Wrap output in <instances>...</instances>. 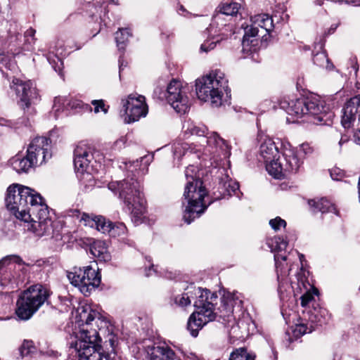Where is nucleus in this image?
Listing matches in <instances>:
<instances>
[{
    "instance_id": "14",
    "label": "nucleus",
    "mask_w": 360,
    "mask_h": 360,
    "mask_svg": "<svg viewBox=\"0 0 360 360\" xmlns=\"http://www.w3.org/2000/svg\"><path fill=\"white\" fill-rule=\"evenodd\" d=\"M122 104L123 110H121V116L125 123L129 124L138 121L148 113L146 98L142 95L129 94L126 99L122 100Z\"/></svg>"
},
{
    "instance_id": "43",
    "label": "nucleus",
    "mask_w": 360,
    "mask_h": 360,
    "mask_svg": "<svg viewBox=\"0 0 360 360\" xmlns=\"http://www.w3.org/2000/svg\"><path fill=\"white\" fill-rule=\"evenodd\" d=\"M36 33V30L32 27L29 28L26 30L24 34L25 37V44L27 46V49H31L36 41V38L34 37Z\"/></svg>"
},
{
    "instance_id": "62",
    "label": "nucleus",
    "mask_w": 360,
    "mask_h": 360,
    "mask_svg": "<svg viewBox=\"0 0 360 360\" xmlns=\"http://www.w3.org/2000/svg\"><path fill=\"white\" fill-rule=\"evenodd\" d=\"M354 70H355V72H357V70H358V68H356V67L354 66Z\"/></svg>"
},
{
    "instance_id": "42",
    "label": "nucleus",
    "mask_w": 360,
    "mask_h": 360,
    "mask_svg": "<svg viewBox=\"0 0 360 360\" xmlns=\"http://www.w3.org/2000/svg\"><path fill=\"white\" fill-rule=\"evenodd\" d=\"M193 293L187 292L181 295H179L174 298V303L181 307L191 304V299L193 297Z\"/></svg>"
},
{
    "instance_id": "23",
    "label": "nucleus",
    "mask_w": 360,
    "mask_h": 360,
    "mask_svg": "<svg viewBox=\"0 0 360 360\" xmlns=\"http://www.w3.org/2000/svg\"><path fill=\"white\" fill-rule=\"evenodd\" d=\"M150 360H181L167 345H154L148 350Z\"/></svg>"
},
{
    "instance_id": "58",
    "label": "nucleus",
    "mask_w": 360,
    "mask_h": 360,
    "mask_svg": "<svg viewBox=\"0 0 360 360\" xmlns=\"http://www.w3.org/2000/svg\"><path fill=\"white\" fill-rule=\"evenodd\" d=\"M337 27H338V25H333L330 27V28L329 29V31H328L329 34L333 33L335 32V30H336Z\"/></svg>"
},
{
    "instance_id": "34",
    "label": "nucleus",
    "mask_w": 360,
    "mask_h": 360,
    "mask_svg": "<svg viewBox=\"0 0 360 360\" xmlns=\"http://www.w3.org/2000/svg\"><path fill=\"white\" fill-rule=\"evenodd\" d=\"M172 152L174 159L179 161L183 156L191 153V149L188 143L178 141L174 143V144L172 145Z\"/></svg>"
},
{
    "instance_id": "55",
    "label": "nucleus",
    "mask_w": 360,
    "mask_h": 360,
    "mask_svg": "<svg viewBox=\"0 0 360 360\" xmlns=\"http://www.w3.org/2000/svg\"><path fill=\"white\" fill-rule=\"evenodd\" d=\"M68 214L70 217H76L79 220L82 214L79 212V210L75 209L70 210L68 212Z\"/></svg>"
},
{
    "instance_id": "16",
    "label": "nucleus",
    "mask_w": 360,
    "mask_h": 360,
    "mask_svg": "<svg viewBox=\"0 0 360 360\" xmlns=\"http://www.w3.org/2000/svg\"><path fill=\"white\" fill-rule=\"evenodd\" d=\"M11 89L15 91L19 98L20 106L25 110L31 108L39 101V94L34 83L31 81H22L13 78L10 85Z\"/></svg>"
},
{
    "instance_id": "3",
    "label": "nucleus",
    "mask_w": 360,
    "mask_h": 360,
    "mask_svg": "<svg viewBox=\"0 0 360 360\" xmlns=\"http://www.w3.org/2000/svg\"><path fill=\"white\" fill-rule=\"evenodd\" d=\"M186 184L184 192L183 205L185 206L183 218L187 224H191L195 218L205 212L208 205L205 197L207 195L202 181L197 176L196 167L189 165L185 171Z\"/></svg>"
},
{
    "instance_id": "39",
    "label": "nucleus",
    "mask_w": 360,
    "mask_h": 360,
    "mask_svg": "<svg viewBox=\"0 0 360 360\" xmlns=\"http://www.w3.org/2000/svg\"><path fill=\"white\" fill-rule=\"evenodd\" d=\"M69 101L65 97L58 96L56 97L53 101V110L55 112L56 117L60 112L63 111L69 105Z\"/></svg>"
},
{
    "instance_id": "26",
    "label": "nucleus",
    "mask_w": 360,
    "mask_h": 360,
    "mask_svg": "<svg viewBox=\"0 0 360 360\" xmlns=\"http://www.w3.org/2000/svg\"><path fill=\"white\" fill-rule=\"evenodd\" d=\"M25 266H27L28 265L25 264L22 259L15 255L6 256L0 260V271L4 267H7L9 270H11L13 268L16 269L18 266V270H20L24 274L27 272Z\"/></svg>"
},
{
    "instance_id": "53",
    "label": "nucleus",
    "mask_w": 360,
    "mask_h": 360,
    "mask_svg": "<svg viewBox=\"0 0 360 360\" xmlns=\"http://www.w3.org/2000/svg\"><path fill=\"white\" fill-rule=\"evenodd\" d=\"M185 356L188 360H205L201 355H198L194 352H188Z\"/></svg>"
},
{
    "instance_id": "6",
    "label": "nucleus",
    "mask_w": 360,
    "mask_h": 360,
    "mask_svg": "<svg viewBox=\"0 0 360 360\" xmlns=\"http://www.w3.org/2000/svg\"><path fill=\"white\" fill-rule=\"evenodd\" d=\"M108 188L119 194L120 198L131 212L132 221L136 224L141 223L146 212V200L139 182L134 178L112 181L108 184Z\"/></svg>"
},
{
    "instance_id": "9",
    "label": "nucleus",
    "mask_w": 360,
    "mask_h": 360,
    "mask_svg": "<svg viewBox=\"0 0 360 360\" xmlns=\"http://www.w3.org/2000/svg\"><path fill=\"white\" fill-rule=\"evenodd\" d=\"M183 129L186 134L202 137L203 142L207 144L205 152L212 155V159L216 162L215 167L219 165L218 160L229 157L230 148L225 140L216 132H208L204 124L188 120L184 124Z\"/></svg>"
},
{
    "instance_id": "38",
    "label": "nucleus",
    "mask_w": 360,
    "mask_h": 360,
    "mask_svg": "<svg viewBox=\"0 0 360 360\" xmlns=\"http://www.w3.org/2000/svg\"><path fill=\"white\" fill-rule=\"evenodd\" d=\"M314 63L319 67L326 69H330L333 65L330 63L326 52H319L316 53L313 58Z\"/></svg>"
},
{
    "instance_id": "20",
    "label": "nucleus",
    "mask_w": 360,
    "mask_h": 360,
    "mask_svg": "<svg viewBox=\"0 0 360 360\" xmlns=\"http://www.w3.org/2000/svg\"><path fill=\"white\" fill-rule=\"evenodd\" d=\"M283 168L288 173H296L303 163L297 150L291 146H285L283 151Z\"/></svg>"
},
{
    "instance_id": "35",
    "label": "nucleus",
    "mask_w": 360,
    "mask_h": 360,
    "mask_svg": "<svg viewBox=\"0 0 360 360\" xmlns=\"http://www.w3.org/2000/svg\"><path fill=\"white\" fill-rule=\"evenodd\" d=\"M131 36V34L128 29H119V30L115 33V41L119 50L124 49L126 42L128 41L129 37Z\"/></svg>"
},
{
    "instance_id": "12",
    "label": "nucleus",
    "mask_w": 360,
    "mask_h": 360,
    "mask_svg": "<svg viewBox=\"0 0 360 360\" xmlns=\"http://www.w3.org/2000/svg\"><path fill=\"white\" fill-rule=\"evenodd\" d=\"M68 278L71 283L77 287L85 296L90 295L91 291L99 286L101 276L98 270L92 266L82 268H74L68 272Z\"/></svg>"
},
{
    "instance_id": "30",
    "label": "nucleus",
    "mask_w": 360,
    "mask_h": 360,
    "mask_svg": "<svg viewBox=\"0 0 360 360\" xmlns=\"http://www.w3.org/2000/svg\"><path fill=\"white\" fill-rule=\"evenodd\" d=\"M219 186L224 195L236 194L239 189L238 184L229 178L227 174H224V177L220 179Z\"/></svg>"
},
{
    "instance_id": "31",
    "label": "nucleus",
    "mask_w": 360,
    "mask_h": 360,
    "mask_svg": "<svg viewBox=\"0 0 360 360\" xmlns=\"http://www.w3.org/2000/svg\"><path fill=\"white\" fill-rule=\"evenodd\" d=\"M331 318V315L328 311L324 308H319V309H314L309 317V320L311 323H314L316 326H323L327 324Z\"/></svg>"
},
{
    "instance_id": "49",
    "label": "nucleus",
    "mask_w": 360,
    "mask_h": 360,
    "mask_svg": "<svg viewBox=\"0 0 360 360\" xmlns=\"http://www.w3.org/2000/svg\"><path fill=\"white\" fill-rule=\"evenodd\" d=\"M122 164L124 165V166H120L122 169H126L132 173L134 170H137L138 167L140 166L139 160H136L133 162H123Z\"/></svg>"
},
{
    "instance_id": "21",
    "label": "nucleus",
    "mask_w": 360,
    "mask_h": 360,
    "mask_svg": "<svg viewBox=\"0 0 360 360\" xmlns=\"http://www.w3.org/2000/svg\"><path fill=\"white\" fill-rule=\"evenodd\" d=\"M100 231L103 233H108L113 238H120L123 243L129 245H133L134 244L131 240L126 238L127 229L124 223H112L105 219L103 226L100 228Z\"/></svg>"
},
{
    "instance_id": "51",
    "label": "nucleus",
    "mask_w": 360,
    "mask_h": 360,
    "mask_svg": "<svg viewBox=\"0 0 360 360\" xmlns=\"http://www.w3.org/2000/svg\"><path fill=\"white\" fill-rule=\"evenodd\" d=\"M330 176L333 180L340 181L344 176V172L339 168H335L330 170Z\"/></svg>"
},
{
    "instance_id": "1",
    "label": "nucleus",
    "mask_w": 360,
    "mask_h": 360,
    "mask_svg": "<svg viewBox=\"0 0 360 360\" xmlns=\"http://www.w3.org/2000/svg\"><path fill=\"white\" fill-rule=\"evenodd\" d=\"M81 321H84L77 340L71 344L78 360H119L115 352L103 355L101 350L99 333H105L110 323L100 313L91 309L89 306L78 309ZM112 351L115 350L114 340L109 339Z\"/></svg>"
},
{
    "instance_id": "33",
    "label": "nucleus",
    "mask_w": 360,
    "mask_h": 360,
    "mask_svg": "<svg viewBox=\"0 0 360 360\" xmlns=\"http://www.w3.org/2000/svg\"><path fill=\"white\" fill-rule=\"evenodd\" d=\"M105 220V218L102 216H94L82 213L79 221L82 222L84 226L95 228L100 231V228L103 226Z\"/></svg>"
},
{
    "instance_id": "40",
    "label": "nucleus",
    "mask_w": 360,
    "mask_h": 360,
    "mask_svg": "<svg viewBox=\"0 0 360 360\" xmlns=\"http://www.w3.org/2000/svg\"><path fill=\"white\" fill-rule=\"evenodd\" d=\"M230 333L237 339L243 338L248 333L244 321H240L236 325L233 326Z\"/></svg>"
},
{
    "instance_id": "19",
    "label": "nucleus",
    "mask_w": 360,
    "mask_h": 360,
    "mask_svg": "<svg viewBox=\"0 0 360 360\" xmlns=\"http://www.w3.org/2000/svg\"><path fill=\"white\" fill-rule=\"evenodd\" d=\"M341 123L344 128L348 129L360 122V96H356L348 100L343 108Z\"/></svg>"
},
{
    "instance_id": "54",
    "label": "nucleus",
    "mask_w": 360,
    "mask_h": 360,
    "mask_svg": "<svg viewBox=\"0 0 360 360\" xmlns=\"http://www.w3.org/2000/svg\"><path fill=\"white\" fill-rule=\"evenodd\" d=\"M127 142V138L122 136L115 142V146L117 148H122Z\"/></svg>"
},
{
    "instance_id": "37",
    "label": "nucleus",
    "mask_w": 360,
    "mask_h": 360,
    "mask_svg": "<svg viewBox=\"0 0 360 360\" xmlns=\"http://www.w3.org/2000/svg\"><path fill=\"white\" fill-rule=\"evenodd\" d=\"M226 300V308L227 309V313L224 316H229L233 313V307L234 304H242V301L240 300V295L238 292L229 293L224 297Z\"/></svg>"
},
{
    "instance_id": "32",
    "label": "nucleus",
    "mask_w": 360,
    "mask_h": 360,
    "mask_svg": "<svg viewBox=\"0 0 360 360\" xmlns=\"http://www.w3.org/2000/svg\"><path fill=\"white\" fill-rule=\"evenodd\" d=\"M216 30L212 32H208L211 37L206 39L200 46V51L207 53L211 50H213L216 45L219 43L223 39L225 34H217Z\"/></svg>"
},
{
    "instance_id": "52",
    "label": "nucleus",
    "mask_w": 360,
    "mask_h": 360,
    "mask_svg": "<svg viewBox=\"0 0 360 360\" xmlns=\"http://www.w3.org/2000/svg\"><path fill=\"white\" fill-rule=\"evenodd\" d=\"M221 23H222V25H221V24H220L219 25H218V26L215 25L212 30H211V29H210V27L207 28V32L211 33V32H213V31H214V30H216V31H217V29H218V31H219V32H220V33H219V34H221V33H224V32H222V30H223V29L227 30V29H226V27H229V25H226V24H224V23H223V20L221 21Z\"/></svg>"
},
{
    "instance_id": "60",
    "label": "nucleus",
    "mask_w": 360,
    "mask_h": 360,
    "mask_svg": "<svg viewBox=\"0 0 360 360\" xmlns=\"http://www.w3.org/2000/svg\"><path fill=\"white\" fill-rule=\"evenodd\" d=\"M359 202H360V177L359 180Z\"/></svg>"
},
{
    "instance_id": "27",
    "label": "nucleus",
    "mask_w": 360,
    "mask_h": 360,
    "mask_svg": "<svg viewBox=\"0 0 360 360\" xmlns=\"http://www.w3.org/2000/svg\"><path fill=\"white\" fill-rule=\"evenodd\" d=\"M266 163V169L268 173L275 179H282L287 174L283 168V158H274Z\"/></svg>"
},
{
    "instance_id": "18",
    "label": "nucleus",
    "mask_w": 360,
    "mask_h": 360,
    "mask_svg": "<svg viewBox=\"0 0 360 360\" xmlns=\"http://www.w3.org/2000/svg\"><path fill=\"white\" fill-rule=\"evenodd\" d=\"M27 153L30 159L40 165L51 158V140L46 137H37L29 144Z\"/></svg>"
},
{
    "instance_id": "8",
    "label": "nucleus",
    "mask_w": 360,
    "mask_h": 360,
    "mask_svg": "<svg viewBox=\"0 0 360 360\" xmlns=\"http://www.w3.org/2000/svg\"><path fill=\"white\" fill-rule=\"evenodd\" d=\"M195 91L200 100L210 101L214 106H220L224 93L229 92L228 79L221 70H212L196 80Z\"/></svg>"
},
{
    "instance_id": "13",
    "label": "nucleus",
    "mask_w": 360,
    "mask_h": 360,
    "mask_svg": "<svg viewBox=\"0 0 360 360\" xmlns=\"http://www.w3.org/2000/svg\"><path fill=\"white\" fill-rule=\"evenodd\" d=\"M30 219L27 223H30L28 230L36 236H49L52 232V221L49 217L47 205L43 201L40 205H35L30 211Z\"/></svg>"
},
{
    "instance_id": "29",
    "label": "nucleus",
    "mask_w": 360,
    "mask_h": 360,
    "mask_svg": "<svg viewBox=\"0 0 360 360\" xmlns=\"http://www.w3.org/2000/svg\"><path fill=\"white\" fill-rule=\"evenodd\" d=\"M90 253L101 261L110 259V255L104 241L94 240L90 245Z\"/></svg>"
},
{
    "instance_id": "2",
    "label": "nucleus",
    "mask_w": 360,
    "mask_h": 360,
    "mask_svg": "<svg viewBox=\"0 0 360 360\" xmlns=\"http://www.w3.org/2000/svg\"><path fill=\"white\" fill-rule=\"evenodd\" d=\"M267 245L271 252H274V260L276 269L277 273V278L278 282V292L281 297L284 296V293L292 288L295 296L302 294V284L305 287L304 283L298 281L296 283L297 287L295 288L292 282H290L288 276L292 270L294 263L299 258L302 265L303 255H300L297 250H291L285 252L288 242L280 236H275L267 241Z\"/></svg>"
},
{
    "instance_id": "50",
    "label": "nucleus",
    "mask_w": 360,
    "mask_h": 360,
    "mask_svg": "<svg viewBox=\"0 0 360 360\" xmlns=\"http://www.w3.org/2000/svg\"><path fill=\"white\" fill-rule=\"evenodd\" d=\"M13 280L14 283H18L19 282H23L24 281V278L21 277V276L19 275L16 278H15L13 276V278H11L10 277H7V276L6 274H4V278H1V284L2 285H6L8 283L13 282Z\"/></svg>"
},
{
    "instance_id": "25",
    "label": "nucleus",
    "mask_w": 360,
    "mask_h": 360,
    "mask_svg": "<svg viewBox=\"0 0 360 360\" xmlns=\"http://www.w3.org/2000/svg\"><path fill=\"white\" fill-rule=\"evenodd\" d=\"M259 153L265 162H268L271 159L276 158L278 155V150L275 143L269 138L264 139L261 143Z\"/></svg>"
},
{
    "instance_id": "15",
    "label": "nucleus",
    "mask_w": 360,
    "mask_h": 360,
    "mask_svg": "<svg viewBox=\"0 0 360 360\" xmlns=\"http://www.w3.org/2000/svg\"><path fill=\"white\" fill-rule=\"evenodd\" d=\"M188 88L177 79H172L167 85L166 98L179 113H185L189 108Z\"/></svg>"
},
{
    "instance_id": "45",
    "label": "nucleus",
    "mask_w": 360,
    "mask_h": 360,
    "mask_svg": "<svg viewBox=\"0 0 360 360\" xmlns=\"http://www.w3.org/2000/svg\"><path fill=\"white\" fill-rule=\"evenodd\" d=\"M269 225L274 230L278 231L281 227H285L286 222L284 219H281L279 217H277L269 221Z\"/></svg>"
},
{
    "instance_id": "63",
    "label": "nucleus",
    "mask_w": 360,
    "mask_h": 360,
    "mask_svg": "<svg viewBox=\"0 0 360 360\" xmlns=\"http://www.w3.org/2000/svg\"><path fill=\"white\" fill-rule=\"evenodd\" d=\"M75 107H76V108H77V107H80V103H77V105H75Z\"/></svg>"
},
{
    "instance_id": "41",
    "label": "nucleus",
    "mask_w": 360,
    "mask_h": 360,
    "mask_svg": "<svg viewBox=\"0 0 360 360\" xmlns=\"http://www.w3.org/2000/svg\"><path fill=\"white\" fill-rule=\"evenodd\" d=\"M314 330V326L310 325L308 326L305 323L296 324L295 328L292 329L293 335L297 338L306 333H311Z\"/></svg>"
},
{
    "instance_id": "4",
    "label": "nucleus",
    "mask_w": 360,
    "mask_h": 360,
    "mask_svg": "<svg viewBox=\"0 0 360 360\" xmlns=\"http://www.w3.org/2000/svg\"><path fill=\"white\" fill-rule=\"evenodd\" d=\"M280 108L288 115L302 117L307 116L309 122L315 124H326L331 117L330 107L324 101L316 96L302 97L295 100L283 98Z\"/></svg>"
},
{
    "instance_id": "46",
    "label": "nucleus",
    "mask_w": 360,
    "mask_h": 360,
    "mask_svg": "<svg viewBox=\"0 0 360 360\" xmlns=\"http://www.w3.org/2000/svg\"><path fill=\"white\" fill-rule=\"evenodd\" d=\"M35 349L33 342L30 340H25L21 346V353L22 355H27Z\"/></svg>"
},
{
    "instance_id": "24",
    "label": "nucleus",
    "mask_w": 360,
    "mask_h": 360,
    "mask_svg": "<svg viewBox=\"0 0 360 360\" xmlns=\"http://www.w3.org/2000/svg\"><path fill=\"white\" fill-rule=\"evenodd\" d=\"M10 163L11 167L18 173H27L30 169L37 166V164L30 159L29 155L27 153L25 157L16 155L11 159Z\"/></svg>"
},
{
    "instance_id": "10",
    "label": "nucleus",
    "mask_w": 360,
    "mask_h": 360,
    "mask_svg": "<svg viewBox=\"0 0 360 360\" xmlns=\"http://www.w3.org/2000/svg\"><path fill=\"white\" fill-rule=\"evenodd\" d=\"M50 291L45 285L37 283L30 286L18 299L17 316L22 320L30 319L48 301Z\"/></svg>"
},
{
    "instance_id": "57",
    "label": "nucleus",
    "mask_w": 360,
    "mask_h": 360,
    "mask_svg": "<svg viewBox=\"0 0 360 360\" xmlns=\"http://www.w3.org/2000/svg\"><path fill=\"white\" fill-rule=\"evenodd\" d=\"M355 142L360 146V129H357L354 134Z\"/></svg>"
},
{
    "instance_id": "11",
    "label": "nucleus",
    "mask_w": 360,
    "mask_h": 360,
    "mask_svg": "<svg viewBox=\"0 0 360 360\" xmlns=\"http://www.w3.org/2000/svg\"><path fill=\"white\" fill-rule=\"evenodd\" d=\"M251 24L245 27L242 46L247 54L257 51L260 39L269 34L274 28L272 18L267 14H258L251 17Z\"/></svg>"
},
{
    "instance_id": "61",
    "label": "nucleus",
    "mask_w": 360,
    "mask_h": 360,
    "mask_svg": "<svg viewBox=\"0 0 360 360\" xmlns=\"http://www.w3.org/2000/svg\"><path fill=\"white\" fill-rule=\"evenodd\" d=\"M221 170V173L223 174L224 172H225V169L224 168H222Z\"/></svg>"
},
{
    "instance_id": "5",
    "label": "nucleus",
    "mask_w": 360,
    "mask_h": 360,
    "mask_svg": "<svg viewBox=\"0 0 360 360\" xmlns=\"http://www.w3.org/2000/svg\"><path fill=\"white\" fill-rule=\"evenodd\" d=\"M5 201L7 209L18 219L27 221L30 219V210L44 200L30 187L15 184L8 188Z\"/></svg>"
},
{
    "instance_id": "59",
    "label": "nucleus",
    "mask_w": 360,
    "mask_h": 360,
    "mask_svg": "<svg viewBox=\"0 0 360 360\" xmlns=\"http://www.w3.org/2000/svg\"><path fill=\"white\" fill-rule=\"evenodd\" d=\"M1 64L5 65L6 66L7 65V63H6V60H5L4 58H0V65ZM1 68V67L0 66V69Z\"/></svg>"
},
{
    "instance_id": "64",
    "label": "nucleus",
    "mask_w": 360,
    "mask_h": 360,
    "mask_svg": "<svg viewBox=\"0 0 360 360\" xmlns=\"http://www.w3.org/2000/svg\"><path fill=\"white\" fill-rule=\"evenodd\" d=\"M122 66V64L121 63V64L120 65V71L121 70Z\"/></svg>"
},
{
    "instance_id": "44",
    "label": "nucleus",
    "mask_w": 360,
    "mask_h": 360,
    "mask_svg": "<svg viewBox=\"0 0 360 360\" xmlns=\"http://www.w3.org/2000/svg\"><path fill=\"white\" fill-rule=\"evenodd\" d=\"M295 149L297 150L302 160L307 155L311 154L313 152V148L308 143H302L298 148H295Z\"/></svg>"
},
{
    "instance_id": "47",
    "label": "nucleus",
    "mask_w": 360,
    "mask_h": 360,
    "mask_svg": "<svg viewBox=\"0 0 360 360\" xmlns=\"http://www.w3.org/2000/svg\"><path fill=\"white\" fill-rule=\"evenodd\" d=\"M91 104L94 106V112L98 113L103 111L104 113L108 112V108H105L103 100H93Z\"/></svg>"
},
{
    "instance_id": "28",
    "label": "nucleus",
    "mask_w": 360,
    "mask_h": 360,
    "mask_svg": "<svg viewBox=\"0 0 360 360\" xmlns=\"http://www.w3.org/2000/svg\"><path fill=\"white\" fill-rule=\"evenodd\" d=\"M309 205L313 209L314 212H333L338 215V211L336 210L335 206L326 198L310 200H309Z\"/></svg>"
},
{
    "instance_id": "48",
    "label": "nucleus",
    "mask_w": 360,
    "mask_h": 360,
    "mask_svg": "<svg viewBox=\"0 0 360 360\" xmlns=\"http://www.w3.org/2000/svg\"><path fill=\"white\" fill-rule=\"evenodd\" d=\"M313 299L314 296L311 292L309 290H306L300 296L302 307H306Z\"/></svg>"
},
{
    "instance_id": "56",
    "label": "nucleus",
    "mask_w": 360,
    "mask_h": 360,
    "mask_svg": "<svg viewBox=\"0 0 360 360\" xmlns=\"http://www.w3.org/2000/svg\"><path fill=\"white\" fill-rule=\"evenodd\" d=\"M57 63H56V66L53 65V68L54 70L56 71V72H60L61 70H62V67H63V62L62 60L60 59V58H57Z\"/></svg>"
},
{
    "instance_id": "7",
    "label": "nucleus",
    "mask_w": 360,
    "mask_h": 360,
    "mask_svg": "<svg viewBox=\"0 0 360 360\" xmlns=\"http://www.w3.org/2000/svg\"><path fill=\"white\" fill-rule=\"evenodd\" d=\"M194 291V295H197L194 307L197 310L190 316L187 328L191 335L195 338L204 326L215 319L214 304L217 300V295L209 290L200 288L195 289Z\"/></svg>"
},
{
    "instance_id": "22",
    "label": "nucleus",
    "mask_w": 360,
    "mask_h": 360,
    "mask_svg": "<svg viewBox=\"0 0 360 360\" xmlns=\"http://www.w3.org/2000/svg\"><path fill=\"white\" fill-rule=\"evenodd\" d=\"M240 8V5L238 3L233 1H226L223 3L219 7V13H217L210 24V29L212 30L215 25L218 26L220 24L222 25L221 21L224 20V15L233 16L237 15Z\"/></svg>"
},
{
    "instance_id": "36",
    "label": "nucleus",
    "mask_w": 360,
    "mask_h": 360,
    "mask_svg": "<svg viewBox=\"0 0 360 360\" xmlns=\"http://www.w3.org/2000/svg\"><path fill=\"white\" fill-rule=\"evenodd\" d=\"M229 360H255V356L249 353L246 348L240 347L231 353Z\"/></svg>"
},
{
    "instance_id": "17",
    "label": "nucleus",
    "mask_w": 360,
    "mask_h": 360,
    "mask_svg": "<svg viewBox=\"0 0 360 360\" xmlns=\"http://www.w3.org/2000/svg\"><path fill=\"white\" fill-rule=\"evenodd\" d=\"M94 157L91 149L84 144L78 145L74 151V165L77 172L80 173L79 180L84 184V181L91 182L93 176L90 173V164Z\"/></svg>"
}]
</instances>
